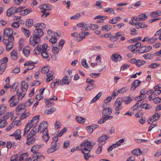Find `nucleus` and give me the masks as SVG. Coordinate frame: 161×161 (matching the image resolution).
Returning <instances> with one entry per match:
<instances>
[{"label":"nucleus","instance_id":"obj_11","mask_svg":"<svg viewBox=\"0 0 161 161\" xmlns=\"http://www.w3.org/2000/svg\"><path fill=\"white\" fill-rule=\"evenodd\" d=\"M13 30L9 28L5 29L4 31V34L7 36L13 35Z\"/></svg>","mask_w":161,"mask_h":161},{"label":"nucleus","instance_id":"obj_50","mask_svg":"<svg viewBox=\"0 0 161 161\" xmlns=\"http://www.w3.org/2000/svg\"><path fill=\"white\" fill-rule=\"evenodd\" d=\"M18 101H17L16 99L15 98L14 100L12 101L10 104V106L11 107L16 106L18 103Z\"/></svg>","mask_w":161,"mask_h":161},{"label":"nucleus","instance_id":"obj_15","mask_svg":"<svg viewBox=\"0 0 161 161\" xmlns=\"http://www.w3.org/2000/svg\"><path fill=\"white\" fill-rule=\"evenodd\" d=\"M54 36H52L49 40V41L52 44H54L57 42V39L56 37L59 36L58 34L57 33H54L53 34Z\"/></svg>","mask_w":161,"mask_h":161},{"label":"nucleus","instance_id":"obj_35","mask_svg":"<svg viewBox=\"0 0 161 161\" xmlns=\"http://www.w3.org/2000/svg\"><path fill=\"white\" fill-rule=\"evenodd\" d=\"M18 86V84L17 83H15L13 84L10 87V91L11 92H14Z\"/></svg>","mask_w":161,"mask_h":161},{"label":"nucleus","instance_id":"obj_1","mask_svg":"<svg viewBox=\"0 0 161 161\" xmlns=\"http://www.w3.org/2000/svg\"><path fill=\"white\" fill-rule=\"evenodd\" d=\"M33 26L36 29L33 32V36H30L29 42L31 45L34 47L36 44L40 42V38L44 34L42 30L46 27V25L42 23L35 24Z\"/></svg>","mask_w":161,"mask_h":161},{"label":"nucleus","instance_id":"obj_47","mask_svg":"<svg viewBox=\"0 0 161 161\" xmlns=\"http://www.w3.org/2000/svg\"><path fill=\"white\" fill-rule=\"evenodd\" d=\"M82 65L85 68L87 69L89 68L88 64L86 63V59H83L81 61Z\"/></svg>","mask_w":161,"mask_h":161},{"label":"nucleus","instance_id":"obj_10","mask_svg":"<svg viewBox=\"0 0 161 161\" xmlns=\"http://www.w3.org/2000/svg\"><path fill=\"white\" fill-rule=\"evenodd\" d=\"M36 127V126H35L32 128L27 136L34 137L37 132H39L38 131V129H37Z\"/></svg>","mask_w":161,"mask_h":161},{"label":"nucleus","instance_id":"obj_60","mask_svg":"<svg viewBox=\"0 0 161 161\" xmlns=\"http://www.w3.org/2000/svg\"><path fill=\"white\" fill-rule=\"evenodd\" d=\"M128 89V88L127 87H123L119 90L118 91V92L119 93L125 92H126Z\"/></svg>","mask_w":161,"mask_h":161},{"label":"nucleus","instance_id":"obj_2","mask_svg":"<svg viewBox=\"0 0 161 161\" xmlns=\"http://www.w3.org/2000/svg\"><path fill=\"white\" fill-rule=\"evenodd\" d=\"M95 145V143L92 141H89L88 139H85L83 142H82L80 146L84 148H82L81 151L83 153H86L85 151H88L89 153L92 149L93 146Z\"/></svg>","mask_w":161,"mask_h":161},{"label":"nucleus","instance_id":"obj_52","mask_svg":"<svg viewBox=\"0 0 161 161\" xmlns=\"http://www.w3.org/2000/svg\"><path fill=\"white\" fill-rule=\"evenodd\" d=\"M45 158L44 156L40 155L39 156L37 157L36 159H34L33 161H41L42 159H44Z\"/></svg>","mask_w":161,"mask_h":161},{"label":"nucleus","instance_id":"obj_46","mask_svg":"<svg viewBox=\"0 0 161 161\" xmlns=\"http://www.w3.org/2000/svg\"><path fill=\"white\" fill-rule=\"evenodd\" d=\"M6 107L2 105L0 106V115L3 114L6 111Z\"/></svg>","mask_w":161,"mask_h":161},{"label":"nucleus","instance_id":"obj_41","mask_svg":"<svg viewBox=\"0 0 161 161\" xmlns=\"http://www.w3.org/2000/svg\"><path fill=\"white\" fill-rule=\"evenodd\" d=\"M146 50V46H144L139 48L138 49V51L139 53H143L147 52Z\"/></svg>","mask_w":161,"mask_h":161},{"label":"nucleus","instance_id":"obj_32","mask_svg":"<svg viewBox=\"0 0 161 161\" xmlns=\"http://www.w3.org/2000/svg\"><path fill=\"white\" fill-rule=\"evenodd\" d=\"M21 30L24 32L25 36L28 37L30 35V32L29 30H28L23 27L21 28Z\"/></svg>","mask_w":161,"mask_h":161},{"label":"nucleus","instance_id":"obj_36","mask_svg":"<svg viewBox=\"0 0 161 161\" xmlns=\"http://www.w3.org/2000/svg\"><path fill=\"white\" fill-rule=\"evenodd\" d=\"M7 66L6 64H1L0 65V74H2L5 70Z\"/></svg>","mask_w":161,"mask_h":161},{"label":"nucleus","instance_id":"obj_13","mask_svg":"<svg viewBox=\"0 0 161 161\" xmlns=\"http://www.w3.org/2000/svg\"><path fill=\"white\" fill-rule=\"evenodd\" d=\"M16 7H11L9 8L7 11V15L9 17L15 13Z\"/></svg>","mask_w":161,"mask_h":161},{"label":"nucleus","instance_id":"obj_4","mask_svg":"<svg viewBox=\"0 0 161 161\" xmlns=\"http://www.w3.org/2000/svg\"><path fill=\"white\" fill-rule=\"evenodd\" d=\"M47 44L45 43L42 46L40 44H38L36 47L34 49L35 53L36 54H39L42 51H47Z\"/></svg>","mask_w":161,"mask_h":161},{"label":"nucleus","instance_id":"obj_54","mask_svg":"<svg viewBox=\"0 0 161 161\" xmlns=\"http://www.w3.org/2000/svg\"><path fill=\"white\" fill-rule=\"evenodd\" d=\"M26 2L25 0H14V3L15 4L17 5H19L22 3H25Z\"/></svg>","mask_w":161,"mask_h":161},{"label":"nucleus","instance_id":"obj_56","mask_svg":"<svg viewBox=\"0 0 161 161\" xmlns=\"http://www.w3.org/2000/svg\"><path fill=\"white\" fill-rule=\"evenodd\" d=\"M52 51L55 54H57L59 52V49L56 47H53L52 49Z\"/></svg>","mask_w":161,"mask_h":161},{"label":"nucleus","instance_id":"obj_16","mask_svg":"<svg viewBox=\"0 0 161 161\" xmlns=\"http://www.w3.org/2000/svg\"><path fill=\"white\" fill-rule=\"evenodd\" d=\"M103 10L104 12L108 14H115L114 10L112 8L109 7L104 8H103Z\"/></svg>","mask_w":161,"mask_h":161},{"label":"nucleus","instance_id":"obj_17","mask_svg":"<svg viewBox=\"0 0 161 161\" xmlns=\"http://www.w3.org/2000/svg\"><path fill=\"white\" fill-rule=\"evenodd\" d=\"M56 110V109L54 107H52L49 109H46L44 112V114L48 115L52 114Z\"/></svg>","mask_w":161,"mask_h":161},{"label":"nucleus","instance_id":"obj_62","mask_svg":"<svg viewBox=\"0 0 161 161\" xmlns=\"http://www.w3.org/2000/svg\"><path fill=\"white\" fill-rule=\"evenodd\" d=\"M130 30L131 32L130 33V34L132 35H135L137 34V32H136V31L135 28H131L130 29Z\"/></svg>","mask_w":161,"mask_h":161},{"label":"nucleus","instance_id":"obj_44","mask_svg":"<svg viewBox=\"0 0 161 161\" xmlns=\"http://www.w3.org/2000/svg\"><path fill=\"white\" fill-rule=\"evenodd\" d=\"M49 69L48 66H45L43 68L41 69V71L42 73L44 74L47 73L49 71Z\"/></svg>","mask_w":161,"mask_h":161},{"label":"nucleus","instance_id":"obj_48","mask_svg":"<svg viewBox=\"0 0 161 161\" xmlns=\"http://www.w3.org/2000/svg\"><path fill=\"white\" fill-rule=\"evenodd\" d=\"M159 65V64L157 63H152L148 66V68H150L153 69H156Z\"/></svg>","mask_w":161,"mask_h":161},{"label":"nucleus","instance_id":"obj_64","mask_svg":"<svg viewBox=\"0 0 161 161\" xmlns=\"http://www.w3.org/2000/svg\"><path fill=\"white\" fill-rule=\"evenodd\" d=\"M154 36H159V37H161V28L159 30L157 31L154 34Z\"/></svg>","mask_w":161,"mask_h":161},{"label":"nucleus","instance_id":"obj_49","mask_svg":"<svg viewBox=\"0 0 161 161\" xmlns=\"http://www.w3.org/2000/svg\"><path fill=\"white\" fill-rule=\"evenodd\" d=\"M38 146V145H35L33 146L31 149L32 152L33 153H35L36 151H38L39 149Z\"/></svg>","mask_w":161,"mask_h":161},{"label":"nucleus","instance_id":"obj_39","mask_svg":"<svg viewBox=\"0 0 161 161\" xmlns=\"http://www.w3.org/2000/svg\"><path fill=\"white\" fill-rule=\"evenodd\" d=\"M146 63L145 61L142 60H137L136 61V65L139 67L145 64Z\"/></svg>","mask_w":161,"mask_h":161},{"label":"nucleus","instance_id":"obj_34","mask_svg":"<svg viewBox=\"0 0 161 161\" xmlns=\"http://www.w3.org/2000/svg\"><path fill=\"white\" fill-rule=\"evenodd\" d=\"M6 120V119H4L3 118V119H0L1 121L0 122V128H3L7 125V123Z\"/></svg>","mask_w":161,"mask_h":161},{"label":"nucleus","instance_id":"obj_24","mask_svg":"<svg viewBox=\"0 0 161 161\" xmlns=\"http://www.w3.org/2000/svg\"><path fill=\"white\" fill-rule=\"evenodd\" d=\"M142 153V152L140 150V149H135L131 151L132 154L136 156L140 155Z\"/></svg>","mask_w":161,"mask_h":161},{"label":"nucleus","instance_id":"obj_6","mask_svg":"<svg viewBox=\"0 0 161 161\" xmlns=\"http://www.w3.org/2000/svg\"><path fill=\"white\" fill-rule=\"evenodd\" d=\"M141 84V81L139 80H136L134 81L131 85L130 90L131 91L135 90L137 87L140 86Z\"/></svg>","mask_w":161,"mask_h":161},{"label":"nucleus","instance_id":"obj_3","mask_svg":"<svg viewBox=\"0 0 161 161\" xmlns=\"http://www.w3.org/2000/svg\"><path fill=\"white\" fill-rule=\"evenodd\" d=\"M48 124L47 122L44 121L42 122L40 124L38 128V131L41 132H48L47 127Z\"/></svg>","mask_w":161,"mask_h":161},{"label":"nucleus","instance_id":"obj_5","mask_svg":"<svg viewBox=\"0 0 161 161\" xmlns=\"http://www.w3.org/2000/svg\"><path fill=\"white\" fill-rule=\"evenodd\" d=\"M160 115L158 113L155 112L152 117H150L147 120V122L150 124H152L154 122L157 120L160 117Z\"/></svg>","mask_w":161,"mask_h":161},{"label":"nucleus","instance_id":"obj_7","mask_svg":"<svg viewBox=\"0 0 161 161\" xmlns=\"http://www.w3.org/2000/svg\"><path fill=\"white\" fill-rule=\"evenodd\" d=\"M111 58L115 62H117L118 60L120 61L122 59V57L121 55L117 53L112 54Z\"/></svg>","mask_w":161,"mask_h":161},{"label":"nucleus","instance_id":"obj_23","mask_svg":"<svg viewBox=\"0 0 161 161\" xmlns=\"http://www.w3.org/2000/svg\"><path fill=\"white\" fill-rule=\"evenodd\" d=\"M22 90L24 92L26 91L28 88V85L25 81H23L21 83Z\"/></svg>","mask_w":161,"mask_h":161},{"label":"nucleus","instance_id":"obj_57","mask_svg":"<svg viewBox=\"0 0 161 161\" xmlns=\"http://www.w3.org/2000/svg\"><path fill=\"white\" fill-rule=\"evenodd\" d=\"M23 52L25 56L28 57L29 55L30 51V50L25 48L23 49Z\"/></svg>","mask_w":161,"mask_h":161},{"label":"nucleus","instance_id":"obj_30","mask_svg":"<svg viewBox=\"0 0 161 161\" xmlns=\"http://www.w3.org/2000/svg\"><path fill=\"white\" fill-rule=\"evenodd\" d=\"M33 24V21L32 19H29L26 20L25 22L26 26L28 27H31Z\"/></svg>","mask_w":161,"mask_h":161},{"label":"nucleus","instance_id":"obj_25","mask_svg":"<svg viewBox=\"0 0 161 161\" xmlns=\"http://www.w3.org/2000/svg\"><path fill=\"white\" fill-rule=\"evenodd\" d=\"M154 56V54L148 53L143 55V57L146 59H151L153 58Z\"/></svg>","mask_w":161,"mask_h":161},{"label":"nucleus","instance_id":"obj_63","mask_svg":"<svg viewBox=\"0 0 161 161\" xmlns=\"http://www.w3.org/2000/svg\"><path fill=\"white\" fill-rule=\"evenodd\" d=\"M19 23L16 22H14L11 25L12 27L15 28H18L19 27Z\"/></svg>","mask_w":161,"mask_h":161},{"label":"nucleus","instance_id":"obj_18","mask_svg":"<svg viewBox=\"0 0 161 161\" xmlns=\"http://www.w3.org/2000/svg\"><path fill=\"white\" fill-rule=\"evenodd\" d=\"M150 15L152 17H156L161 15V11L158 10L151 12Z\"/></svg>","mask_w":161,"mask_h":161},{"label":"nucleus","instance_id":"obj_22","mask_svg":"<svg viewBox=\"0 0 161 161\" xmlns=\"http://www.w3.org/2000/svg\"><path fill=\"white\" fill-rule=\"evenodd\" d=\"M123 100L124 103L126 105L129 104L133 100V99L129 96L124 97Z\"/></svg>","mask_w":161,"mask_h":161},{"label":"nucleus","instance_id":"obj_53","mask_svg":"<svg viewBox=\"0 0 161 161\" xmlns=\"http://www.w3.org/2000/svg\"><path fill=\"white\" fill-rule=\"evenodd\" d=\"M48 6L45 4L39 6V8L42 9H46L47 10H50V9H47Z\"/></svg>","mask_w":161,"mask_h":161},{"label":"nucleus","instance_id":"obj_14","mask_svg":"<svg viewBox=\"0 0 161 161\" xmlns=\"http://www.w3.org/2000/svg\"><path fill=\"white\" fill-rule=\"evenodd\" d=\"M70 81L71 80L69 79V76L67 75H65L63 77L62 80H61L62 85H63L66 84L68 85Z\"/></svg>","mask_w":161,"mask_h":161},{"label":"nucleus","instance_id":"obj_21","mask_svg":"<svg viewBox=\"0 0 161 161\" xmlns=\"http://www.w3.org/2000/svg\"><path fill=\"white\" fill-rule=\"evenodd\" d=\"M48 132H43V135L42 136L43 140L45 142H47L49 139V136Z\"/></svg>","mask_w":161,"mask_h":161},{"label":"nucleus","instance_id":"obj_38","mask_svg":"<svg viewBox=\"0 0 161 161\" xmlns=\"http://www.w3.org/2000/svg\"><path fill=\"white\" fill-rule=\"evenodd\" d=\"M123 99L120 98L117 99L114 104V105L115 106H117V105L121 106L123 102Z\"/></svg>","mask_w":161,"mask_h":161},{"label":"nucleus","instance_id":"obj_20","mask_svg":"<svg viewBox=\"0 0 161 161\" xmlns=\"http://www.w3.org/2000/svg\"><path fill=\"white\" fill-rule=\"evenodd\" d=\"M40 53L42 56L43 58H46L47 61H48L50 60L49 54L46 52V51H42Z\"/></svg>","mask_w":161,"mask_h":161},{"label":"nucleus","instance_id":"obj_29","mask_svg":"<svg viewBox=\"0 0 161 161\" xmlns=\"http://www.w3.org/2000/svg\"><path fill=\"white\" fill-rule=\"evenodd\" d=\"M147 16L145 14H140L138 16V19L142 21H144L147 19Z\"/></svg>","mask_w":161,"mask_h":161},{"label":"nucleus","instance_id":"obj_61","mask_svg":"<svg viewBox=\"0 0 161 161\" xmlns=\"http://www.w3.org/2000/svg\"><path fill=\"white\" fill-rule=\"evenodd\" d=\"M119 38L117 37L115 34L114 36H112L110 37V40L112 42L116 41Z\"/></svg>","mask_w":161,"mask_h":161},{"label":"nucleus","instance_id":"obj_19","mask_svg":"<svg viewBox=\"0 0 161 161\" xmlns=\"http://www.w3.org/2000/svg\"><path fill=\"white\" fill-rule=\"evenodd\" d=\"M21 130L20 129L17 130L14 132V135L15 136V139L20 140L21 138Z\"/></svg>","mask_w":161,"mask_h":161},{"label":"nucleus","instance_id":"obj_51","mask_svg":"<svg viewBox=\"0 0 161 161\" xmlns=\"http://www.w3.org/2000/svg\"><path fill=\"white\" fill-rule=\"evenodd\" d=\"M67 131V128H64L57 135V136H61L65 132H66Z\"/></svg>","mask_w":161,"mask_h":161},{"label":"nucleus","instance_id":"obj_40","mask_svg":"<svg viewBox=\"0 0 161 161\" xmlns=\"http://www.w3.org/2000/svg\"><path fill=\"white\" fill-rule=\"evenodd\" d=\"M19 89H18L17 91V94L18 95V101L20 99H22L25 96L26 94L25 93H23V92L21 93H19Z\"/></svg>","mask_w":161,"mask_h":161},{"label":"nucleus","instance_id":"obj_9","mask_svg":"<svg viewBox=\"0 0 161 161\" xmlns=\"http://www.w3.org/2000/svg\"><path fill=\"white\" fill-rule=\"evenodd\" d=\"M109 136H108L107 135H103L101 136H100L98 139V142H104V143H103V144H101V145L102 146L103 145V144H104L105 143V142H104L105 140H108L110 137Z\"/></svg>","mask_w":161,"mask_h":161},{"label":"nucleus","instance_id":"obj_43","mask_svg":"<svg viewBox=\"0 0 161 161\" xmlns=\"http://www.w3.org/2000/svg\"><path fill=\"white\" fill-rule=\"evenodd\" d=\"M128 49L132 51L133 53H136L137 52V51H135L136 48L135 47V46L133 45H130L128 47Z\"/></svg>","mask_w":161,"mask_h":161},{"label":"nucleus","instance_id":"obj_26","mask_svg":"<svg viewBox=\"0 0 161 161\" xmlns=\"http://www.w3.org/2000/svg\"><path fill=\"white\" fill-rule=\"evenodd\" d=\"M17 52L16 50H14L11 53V57L14 60H16L17 58Z\"/></svg>","mask_w":161,"mask_h":161},{"label":"nucleus","instance_id":"obj_33","mask_svg":"<svg viewBox=\"0 0 161 161\" xmlns=\"http://www.w3.org/2000/svg\"><path fill=\"white\" fill-rule=\"evenodd\" d=\"M120 19V17H117L110 20L109 21V22L112 24H116L118 22V21Z\"/></svg>","mask_w":161,"mask_h":161},{"label":"nucleus","instance_id":"obj_58","mask_svg":"<svg viewBox=\"0 0 161 161\" xmlns=\"http://www.w3.org/2000/svg\"><path fill=\"white\" fill-rule=\"evenodd\" d=\"M89 28L90 29L92 30H95L99 28L98 25L96 24H91L90 25Z\"/></svg>","mask_w":161,"mask_h":161},{"label":"nucleus","instance_id":"obj_42","mask_svg":"<svg viewBox=\"0 0 161 161\" xmlns=\"http://www.w3.org/2000/svg\"><path fill=\"white\" fill-rule=\"evenodd\" d=\"M65 41L64 39H61L58 43V47L59 49L61 50L63 47L65 43Z\"/></svg>","mask_w":161,"mask_h":161},{"label":"nucleus","instance_id":"obj_37","mask_svg":"<svg viewBox=\"0 0 161 161\" xmlns=\"http://www.w3.org/2000/svg\"><path fill=\"white\" fill-rule=\"evenodd\" d=\"M95 86H96L94 84V83H91L87 85L86 88V90L87 91H89L95 87Z\"/></svg>","mask_w":161,"mask_h":161},{"label":"nucleus","instance_id":"obj_55","mask_svg":"<svg viewBox=\"0 0 161 161\" xmlns=\"http://www.w3.org/2000/svg\"><path fill=\"white\" fill-rule=\"evenodd\" d=\"M81 16L80 13H78L74 16H71L70 18L71 19H76L79 18Z\"/></svg>","mask_w":161,"mask_h":161},{"label":"nucleus","instance_id":"obj_31","mask_svg":"<svg viewBox=\"0 0 161 161\" xmlns=\"http://www.w3.org/2000/svg\"><path fill=\"white\" fill-rule=\"evenodd\" d=\"M34 99L32 98H30L24 104V106L25 107H29L33 103Z\"/></svg>","mask_w":161,"mask_h":161},{"label":"nucleus","instance_id":"obj_59","mask_svg":"<svg viewBox=\"0 0 161 161\" xmlns=\"http://www.w3.org/2000/svg\"><path fill=\"white\" fill-rule=\"evenodd\" d=\"M20 71V68L19 67H17L13 69L11 71V73L17 74Z\"/></svg>","mask_w":161,"mask_h":161},{"label":"nucleus","instance_id":"obj_28","mask_svg":"<svg viewBox=\"0 0 161 161\" xmlns=\"http://www.w3.org/2000/svg\"><path fill=\"white\" fill-rule=\"evenodd\" d=\"M102 92H99L97 95L94 97L93 98L91 101V103H92L95 102L97 100H98L101 96Z\"/></svg>","mask_w":161,"mask_h":161},{"label":"nucleus","instance_id":"obj_8","mask_svg":"<svg viewBox=\"0 0 161 161\" xmlns=\"http://www.w3.org/2000/svg\"><path fill=\"white\" fill-rule=\"evenodd\" d=\"M26 139L27 142L26 143L28 146L32 144L36 141V138L34 137L27 136Z\"/></svg>","mask_w":161,"mask_h":161},{"label":"nucleus","instance_id":"obj_27","mask_svg":"<svg viewBox=\"0 0 161 161\" xmlns=\"http://www.w3.org/2000/svg\"><path fill=\"white\" fill-rule=\"evenodd\" d=\"M76 119L78 122L81 124L84 123L86 120L85 118L79 116H77L76 117Z\"/></svg>","mask_w":161,"mask_h":161},{"label":"nucleus","instance_id":"obj_12","mask_svg":"<svg viewBox=\"0 0 161 161\" xmlns=\"http://www.w3.org/2000/svg\"><path fill=\"white\" fill-rule=\"evenodd\" d=\"M112 109L111 108H108L104 109L103 112V116L110 115L112 113Z\"/></svg>","mask_w":161,"mask_h":161},{"label":"nucleus","instance_id":"obj_45","mask_svg":"<svg viewBox=\"0 0 161 161\" xmlns=\"http://www.w3.org/2000/svg\"><path fill=\"white\" fill-rule=\"evenodd\" d=\"M111 29V27L110 25H105L103 26L102 30L103 31H109Z\"/></svg>","mask_w":161,"mask_h":161}]
</instances>
